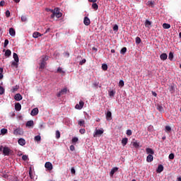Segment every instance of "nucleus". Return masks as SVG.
Segmentation results:
<instances>
[{"label":"nucleus","mask_w":181,"mask_h":181,"mask_svg":"<svg viewBox=\"0 0 181 181\" xmlns=\"http://www.w3.org/2000/svg\"><path fill=\"white\" fill-rule=\"evenodd\" d=\"M57 73H60V74H64V71L62 69V67H58L57 70Z\"/></svg>","instance_id":"30"},{"label":"nucleus","mask_w":181,"mask_h":181,"mask_svg":"<svg viewBox=\"0 0 181 181\" xmlns=\"http://www.w3.org/2000/svg\"><path fill=\"white\" fill-rule=\"evenodd\" d=\"M16 91H18V87L17 86H14L11 89V93H15Z\"/></svg>","instance_id":"48"},{"label":"nucleus","mask_w":181,"mask_h":181,"mask_svg":"<svg viewBox=\"0 0 181 181\" xmlns=\"http://www.w3.org/2000/svg\"><path fill=\"white\" fill-rule=\"evenodd\" d=\"M86 124V121L84 120H79L78 122V124L80 125V127H83Z\"/></svg>","instance_id":"32"},{"label":"nucleus","mask_w":181,"mask_h":181,"mask_svg":"<svg viewBox=\"0 0 181 181\" xmlns=\"http://www.w3.org/2000/svg\"><path fill=\"white\" fill-rule=\"evenodd\" d=\"M22 98V95H21V93H17L14 96V100H16V101H21Z\"/></svg>","instance_id":"11"},{"label":"nucleus","mask_w":181,"mask_h":181,"mask_svg":"<svg viewBox=\"0 0 181 181\" xmlns=\"http://www.w3.org/2000/svg\"><path fill=\"white\" fill-rule=\"evenodd\" d=\"M157 110H158L160 112H163V111H164L163 107H162L160 105H157Z\"/></svg>","instance_id":"29"},{"label":"nucleus","mask_w":181,"mask_h":181,"mask_svg":"<svg viewBox=\"0 0 181 181\" xmlns=\"http://www.w3.org/2000/svg\"><path fill=\"white\" fill-rule=\"evenodd\" d=\"M1 133L3 135H5V134H7V133H8V129H1Z\"/></svg>","instance_id":"37"},{"label":"nucleus","mask_w":181,"mask_h":181,"mask_svg":"<svg viewBox=\"0 0 181 181\" xmlns=\"http://www.w3.org/2000/svg\"><path fill=\"white\" fill-rule=\"evenodd\" d=\"M9 34L11 36H15V35H16V32L15 31V29H13V28H11L9 29Z\"/></svg>","instance_id":"18"},{"label":"nucleus","mask_w":181,"mask_h":181,"mask_svg":"<svg viewBox=\"0 0 181 181\" xmlns=\"http://www.w3.org/2000/svg\"><path fill=\"white\" fill-rule=\"evenodd\" d=\"M13 57L14 59V61L16 62V63H19V57L18 56V54L14 52L13 54Z\"/></svg>","instance_id":"20"},{"label":"nucleus","mask_w":181,"mask_h":181,"mask_svg":"<svg viewBox=\"0 0 181 181\" xmlns=\"http://www.w3.org/2000/svg\"><path fill=\"white\" fill-rule=\"evenodd\" d=\"M133 146H134V148H139V143L136 141L133 142Z\"/></svg>","instance_id":"40"},{"label":"nucleus","mask_w":181,"mask_h":181,"mask_svg":"<svg viewBox=\"0 0 181 181\" xmlns=\"http://www.w3.org/2000/svg\"><path fill=\"white\" fill-rule=\"evenodd\" d=\"M22 159H23V160H28V156L23 155L22 156Z\"/></svg>","instance_id":"54"},{"label":"nucleus","mask_w":181,"mask_h":181,"mask_svg":"<svg viewBox=\"0 0 181 181\" xmlns=\"http://www.w3.org/2000/svg\"><path fill=\"white\" fill-rule=\"evenodd\" d=\"M41 137L40 136L37 135L35 136V141H37V142H39V141H40Z\"/></svg>","instance_id":"46"},{"label":"nucleus","mask_w":181,"mask_h":181,"mask_svg":"<svg viewBox=\"0 0 181 181\" xmlns=\"http://www.w3.org/2000/svg\"><path fill=\"white\" fill-rule=\"evenodd\" d=\"M45 166L47 170H52L53 169V165L50 162L45 163Z\"/></svg>","instance_id":"8"},{"label":"nucleus","mask_w":181,"mask_h":181,"mask_svg":"<svg viewBox=\"0 0 181 181\" xmlns=\"http://www.w3.org/2000/svg\"><path fill=\"white\" fill-rule=\"evenodd\" d=\"M161 172H163V165H158L157 168V173H161Z\"/></svg>","instance_id":"17"},{"label":"nucleus","mask_w":181,"mask_h":181,"mask_svg":"<svg viewBox=\"0 0 181 181\" xmlns=\"http://www.w3.org/2000/svg\"><path fill=\"white\" fill-rule=\"evenodd\" d=\"M76 149V148L74 147V145H71L70 146V151H71L72 152L74 151Z\"/></svg>","instance_id":"56"},{"label":"nucleus","mask_w":181,"mask_h":181,"mask_svg":"<svg viewBox=\"0 0 181 181\" xmlns=\"http://www.w3.org/2000/svg\"><path fill=\"white\" fill-rule=\"evenodd\" d=\"M113 30L118 32V25H115L113 27Z\"/></svg>","instance_id":"51"},{"label":"nucleus","mask_w":181,"mask_h":181,"mask_svg":"<svg viewBox=\"0 0 181 181\" xmlns=\"http://www.w3.org/2000/svg\"><path fill=\"white\" fill-rule=\"evenodd\" d=\"M115 172H118V168L117 167H115L111 170V171L110 173V176H114V173H115Z\"/></svg>","instance_id":"15"},{"label":"nucleus","mask_w":181,"mask_h":181,"mask_svg":"<svg viewBox=\"0 0 181 181\" xmlns=\"http://www.w3.org/2000/svg\"><path fill=\"white\" fill-rule=\"evenodd\" d=\"M71 141H72V144H76V142L78 141V138L74 137Z\"/></svg>","instance_id":"44"},{"label":"nucleus","mask_w":181,"mask_h":181,"mask_svg":"<svg viewBox=\"0 0 181 181\" xmlns=\"http://www.w3.org/2000/svg\"><path fill=\"white\" fill-rule=\"evenodd\" d=\"M146 152L147 155H155V151H153V149H152L151 148H146Z\"/></svg>","instance_id":"9"},{"label":"nucleus","mask_w":181,"mask_h":181,"mask_svg":"<svg viewBox=\"0 0 181 181\" xmlns=\"http://www.w3.org/2000/svg\"><path fill=\"white\" fill-rule=\"evenodd\" d=\"M128 144V138H124L122 140V145L125 146Z\"/></svg>","instance_id":"23"},{"label":"nucleus","mask_w":181,"mask_h":181,"mask_svg":"<svg viewBox=\"0 0 181 181\" xmlns=\"http://www.w3.org/2000/svg\"><path fill=\"white\" fill-rule=\"evenodd\" d=\"M109 95H110V97H114V95H115V91H114V90L110 91Z\"/></svg>","instance_id":"41"},{"label":"nucleus","mask_w":181,"mask_h":181,"mask_svg":"<svg viewBox=\"0 0 181 181\" xmlns=\"http://www.w3.org/2000/svg\"><path fill=\"white\" fill-rule=\"evenodd\" d=\"M153 160V154H148V156L146 157V162L148 163L152 162Z\"/></svg>","instance_id":"12"},{"label":"nucleus","mask_w":181,"mask_h":181,"mask_svg":"<svg viewBox=\"0 0 181 181\" xmlns=\"http://www.w3.org/2000/svg\"><path fill=\"white\" fill-rule=\"evenodd\" d=\"M8 45H9V40H5L4 47H6V46H8Z\"/></svg>","instance_id":"45"},{"label":"nucleus","mask_w":181,"mask_h":181,"mask_svg":"<svg viewBox=\"0 0 181 181\" xmlns=\"http://www.w3.org/2000/svg\"><path fill=\"white\" fill-rule=\"evenodd\" d=\"M84 63H86V59H83L82 61H81V62H79V64H80L81 66H83V64H84Z\"/></svg>","instance_id":"57"},{"label":"nucleus","mask_w":181,"mask_h":181,"mask_svg":"<svg viewBox=\"0 0 181 181\" xmlns=\"http://www.w3.org/2000/svg\"><path fill=\"white\" fill-rule=\"evenodd\" d=\"M18 143L21 145V146H25V145H26V141L23 138L19 139Z\"/></svg>","instance_id":"10"},{"label":"nucleus","mask_w":181,"mask_h":181,"mask_svg":"<svg viewBox=\"0 0 181 181\" xmlns=\"http://www.w3.org/2000/svg\"><path fill=\"white\" fill-rule=\"evenodd\" d=\"M163 29H170V24L163 23Z\"/></svg>","instance_id":"28"},{"label":"nucleus","mask_w":181,"mask_h":181,"mask_svg":"<svg viewBox=\"0 0 181 181\" xmlns=\"http://www.w3.org/2000/svg\"><path fill=\"white\" fill-rule=\"evenodd\" d=\"M21 109H22V105H21V103H16L15 110L16 111H21Z\"/></svg>","instance_id":"14"},{"label":"nucleus","mask_w":181,"mask_h":181,"mask_svg":"<svg viewBox=\"0 0 181 181\" xmlns=\"http://www.w3.org/2000/svg\"><path fill=\"white\" fill-rule=\"evenodd\" d=\"M160 59L163 61L166 60V59H168V54L166 53L161 54L160 56Z\"/></svg>","instance_id":"19"},{"label":"nucleus","mask_w":181,"mask_h":181,"mask_svg":"<svg viewBox=\"0 0 181 181\" xmlns=\"http://www.w3.org/2000/svg\"><path fill=\"white\" fill-rule=\"evenodd\" d=\"M5 93V89L4 88V87L0 86V95H2V94H4Z\"/></svg>","instance_id":"38"},{"label":"nucleus","mask_w":181,"mask_h":181,"mask_svg":"<svg viewBox=\"0 0 181 181\" xmlns=\"http://www.w3.org/2000/svg\"><path fill=\"white\" fill-rule=\"evenodd\" d=\"M56 138L59 139L60 138V132L59 130L56 131Z\"/></svg>","instance_id":"42"},{"label":"nucleus","mask_w":181,"mask_h":181,"mask_svg":"<svg viewBox=\"0 0 181 181\" xmlns=\"http://www.w3.org/2000/svg\"><path fill=\"white\" fill-rule=\"evenodd\" d=\"M64 54L65 57H70V54L69 52H65Z\"/></svg>","instance_id":"59"},{"label":"nucleus","mask_w":181,"mask_h":181,"mask_svg":"<svg viewBox=\"0 0 181 181\" xmlns=\"http://www.w3.org/2000/svg\"><path fill=\"white\" fill-rule=\"evenodd\" d=\"M97 0H88L89 2H92L93 4H95Z\"/></svg>","instance_id":"63"},{"label":"nucleus","mask_w":181,"mask_h":181,"mask_svg":"<svg viewBox=\"0 0 181 181\" xmlns=\"http://www.w3.org/2000/svg\"><path fill=\"white\" fill-rule=\"evenodd\" d=\"M177 181H181V177H178L177 178Z\"/></svg>","instance_id":"64"},{"label":"nucleus","mask_w":181,"mask_h":181,"mask_svg":"<svg viewBox=\"0 0 181 181\" xmlns=\"http://www.w3.org/2000/svg\"><path fill=\"white\" fill-rule=\"evenodd\" d=\"M64 94H67V88H64V89L61 90L59 93L57 94V97L60 98V97Z\"/></svg>","instance_id":"4"},{"label":"nucleus","mask_w":181,"mask_h":181,"mask_svg":"<svg viewBox=\"0 0 181 181\" xmlns=\"http://www.w3.org/2000/svg\"><path fill=\"white\" fill-rule=\"evenodd\" d=\"M172 131V127H170V126H165V132H170Z\"/></svg>","instance_id":"33"},{"label":"nucleus","mask_w":181,"mask_h":181,"mask_svg":"<svg viewBox=\"0 0 181 181\" xmlns=\"http://www.w3.org/2000/svg\"><path fill=\"white\" fill-rule=\"evenodd\" d=\"M111 117H112V113H111L110 111H107L106 114V119L107 121H111Z\"/></svg>","instance_id":"16"},{"label":"nucleus","mask_w":181,"mask_h":181,"mask_svg":"<svg viewBox=\"0 0 181 181\" xmlns=\"http://www.w3.org/2000/svg\"><path fill=\"white\" fill-rule=\"evenodd\" d=\"M12 54V52L11 51V49H7L5 52V56L6 57H9V56H11Z\"/></svg>","instance_id":"24"},{"label":"nucleus","mask_w":181,"mask_h":181,"mask_svg":"<svg viewBox=\"0 0 181 181\" xmlns=\"http://www.w3.org/2000/svg\"><path fill=\"white\" fill-rule=\"evenodd\" d=\"M148 5H153V1H148L147 2Z\"/></svg>","instance_id":"61"},{"label":"nucleus","mask_w":181,"mask_h":181,"mask_svg":"<svg viewBox=\"0 0 181 181\" xmlns=\"http://www.w3.org/2000/svg\"><path fill=\"white\" fill-rule=\"evenodd\" d=\"M151 25H152V23L151 21H149V20H146V21H145L146 28H149V26H151Z\"/></svg>","instance_id":"25"},{"label":"nucleus","mask_w":181,"mask_h":181,"mask_svg":"<svg viewBox=\"0 0 181 181\" xmlns=\"http://www.w3.org/2000/svg\"><path fill=\"white\" fill-rule=\"evenodd\" d=\"M40 36H42V34H40V33H39V32H35L33 34V37H34L35 39H37V37H39Z\"/></svg>","instance_id":"22"},{"label":"nucleus","mask_w":181,"mask_h":181,"mask_svg":"<svg viewBox=\"0 0 181 181\" xmlns=\"http://www.w3.org/2000/svg\"><path fill=\"white\" fill-rule=\"evenodd\" d=\"M127 135H128L129 136H131V135H132V131H131V129H128L127 131Z\"/></svg>","instance_id":"49"},{"label":"nucleus","mask_w":181,"mask_h":181,"mask_svg":"<svg viewBox=\"0 0 181 181\" xmlns=\"http://www.w3.org/2000/svg\"><path fill=\"white\" fill-rule=\"evenodd\" d=\"M38 114H39V109L37 107H35L34 109H33V110L30 112V115H32V117H35Z\"/></svg>","instance_id":"7"},{"label":"nucleus","mask_w":181,"mask_h":181,"mask_svg":"<svg viewBox=\"0 0 181 181\" xmlns=\"http://www.w3.org/2000/svg\"><path fill=\"white\" fill-rule=\"evenodd\" d=\"M84 107V102L83 100H81L79 102V104H76L75 106V108L76 110H81Z\"/></svg>","instance_id":"6"},{"label":"nucleus","mask_w":181,"mask_h":181,"mask_svg":"<svg viewBox=\"0 0 181 181\" xmlns=\"http://www.w3.org/2000/svg\"><path fill=\"white\" fill-rule=\"evenodd\" d=\"M12 152V150L8 147H4L3 148V154L4 156H9L10 153Z\"/></svg>","instance_id":"3"},{"label":"nucleus","mask_w":181,"mask_h":181,"mask_svg":"<svg viewBox=\"0 0 181 181\" xmlns=\"http://www.w3.org/2000/svg\"><path fill=\"white\" fill-rule=\"evenodd\" d=\"M6 18H9V16H11V11H9V10L6 11Z\"/></svg>","instance_id":"50"},{"label":"nucleus","mask_w":181,"mask_h":181,"mask_svg":"<svg viewBox=\"0 0 181 181\" xmlns=\"http://www.w3.org/2000/svg\"><path fill=\"white\" fill-rule=\"evenodd\" d=\"M83 23L86 26H88L90 23V18H88V17H85L83 19Z\"/></svg>","instance_id":"13"},{"label":"nucleus","mask_w":181,"mask_h":181,"mask_svg":"<svg viewBox=\"0 0 181 181\" xmlns=\"http://www.w3.org/2000/svg\"><path fill=\"white\" fill-rule=\"evenodd\" d=\"M22 134H23V132L19 129H17L14 131V135H22Z\"/></svg>","instance_id":"21"},{"label":"nucleus","mask_w":181,"mask_h":181,"mask_svg":"<svg viewBox=\"0 0 181 181\" xmlns=\"http://www.w3.org/2000/svg\"><path fill=\"white\" fill-rule=\"evenodd\" d=\"M92 8L93 9H95V11H97V9H98V4H97L96 3H93L92 4Z\"/></svg>","instance_id":"31"},{"label":"nucleus","mask_w":181,"mask_h":181,"mask_svg":"<svg viewBox=\"0 0 181 181\" xmlns=\"http://www.w3.org/2000/svg\"><path fill=\"white\" fill-rule=\"evenodd\" d=\"M104 134V130L103 129H95V132L93 134V136H98L100 135H103Z\"/></svg>","instance_id":"5"},{"label":"nucleus","mask_w":181,"mask_h":181,"mask_svg":"<svg viewBox=\"0 0 181 181\" xmlns=\"http://www.w3.org/2000/svg\"><path fill=\"white\" fill-rule=\"evenodd\" d=\"M21 21L22 22H26V21H28V18L26 17V16H22Z\"/></svg>","instance_id":"43"},{"label":"nucleus","mask_w":181,"mask_h":181,"mask_svg":"<svg viewBox=\"0 0 181 181\" xmlns=\"http://www.w3.org/2000/svg\"><path fill=\"white\" fill-rule=\"evenodd\" d=\"M11 67H16V69H18V62H13L12 63H11Z\"/></svg>","instance_id":"35"},{"label":"nucleus","mask_w":181,"mask_h":181,"mask_svg":"<svg viewBox=\"0 0 181 181\" xmlns=\"http://www.w3.org/2000/svg\"><path fill=\"white\" fill-rule=\"evenodd\" d=\"M169 60L172 61L173 60V52H170L168 55Z\"/></svg>","instance_id":"34"},{"label":"nucleus","mask_w":181,"mask_h":181,"mask_svg":"<svg viewBox=\"0 0 181 181\" xmlns=\"http://www.w3.org/2000/svg\"><path fill=\"white\" fill-rule=\"evenodd\" d=\"M29 176H30V179H33V174L32 173V170H30V171H29Z\"/></svg>","instance_id":"53"},{"label":"nucleus","mask_w":181,"mask_h":181,"mask_svg":"<svg viewBox=\"0 0 181 181\" xmlns=\"http://www.w3.org/2000/svg\"><path fill=\"white\" fill-rule=\"evenodd\" d=\"M80 134H86V129H81L79 130Z\"/></svg>","instance_id":"55"},{"label":"nucleus","mask_w":181,"mask_h":181,"mask_svg":"<svg viewBox=\"0 0 181 181\" xmlns=\"http://www.w3.org/2000/svg\"><path fill=\"white\" fill-rule=\"evenodd\" d=\"M25 125L26 127H33V120L28 121Z\"/></svg>","instance_id":"26"},{"label":"nucleus","mask_w":181,"mask_h":181,"mask_svg":"<svg viewBox=\"0 0 181 181\" xmlns=\"http://www.w3.org/2000/svg\"><path fill=\"white\" fill-rule=\"evenodd\" d=\"M49 60V56H42L41 57V63H40V69H45L46 67V62Z\"/></svg>","instance_id":"2"},{"label":"nucleus","mask_w":181,"mask_h":181,"mask_svg":"<svg viewBox=\"0 0 181 181\" xmlns=\"http://www.w3.org/2000/svg\"><path fill=\"white\" fill-rule=\"evenodd\" d=\"M120 53L122 54H125V53H127V47H123L122 49H121V51H120Z\"/></svg>","instance_id":"36"},{"label":"nucleus","mask_w":181,"mask_h":181,"mask_svg":"<svg viewBox=\"0 0 181 181\" xmlns=\"http://www.w3.org/2000/svg\"><path fill=\"white\" fill-rule=\"evenodd\" d=\"M124 81L123 80H120L119 81V86H120V87H124Z\"/></svg>","instance_id":"47"},{"label":"nucleus","mask_w":181,"mask_h":181,"mask_svg":"<svg viewBox=\"0 0 181 181\" xmlns=\"http://www.w3.org/2000/svg\"><path fill=\"white\" fill-rule=\"evenodd\" d=\"M141 37H136V45H139V43H141Z\"/></svg>","instance_id":"39"},{"label":"nucleus","mask_w":181,"mask_h":181,"mask_svg":"<svg viewBox=\"0 0 181 181\" xmlns=\"http://www.w3.org/2000/svg\"><path fill=\"white\" fill-rule=\"evenodd\" d=\"M45 11L47 12L52 13V14H51V16H50L51 19H54L55 16L57 18V19H59V18H62L63 16V13L60 12L59 8H55L54 9L45 8Z\"/></svg>","instance_id":"1"},{"label":"nucleus","mask_w":181,"mask_h":181,"mask_svg":"<svg viewBox=\"0 0 181 181\" xmlns=\"http://www.w3.org/2000/svg\"><path fill=\"white\" fill-rule=\"evenodd\" d=\"M169 159H175V154L170 153L168 156Z\"/></svg>","instance_id":"52"},{"label":"nucleus","mask_w":181,"mask_h":181,"mask_svg":"<svg viewBox=\"0 0 181 181\" xmlns=\"http://www.w3.org/2000/svg\"><path fill=\"white\" fill-rule=\"evenodd\" d=\"M151 93L154 97H156L158 95V94H156V92L152 91Z\"/></svg>","instance_id":"62"},{"label":"nucleus","mask_w":181,"mask_h":181,"mask_svg":"<svg viewBox=\"0 0 181 181\" xmlns=\"http://www.w3.org/2000/svg\"><path fill=\"white\" fill-rule=\"evenodd\" d=\"M71 173H72L73 175H76V170L74 169V168H72L71 169Z\"/></svg>","instance_id":"58"},{"label":"nucleus","mask_w":181,"mask_h":181,"mask_svg":"<svg viewBox=\"0 0 181 181\" xmlns=\"http://www.w3.org/2000/svg\"><path fill=\"white\" fill-rule=\"evenodd\" d=\"M5 5V1H1L0 2V6H4Z\"/></svg>","instance_id":"60"},{"label":"nucleus","mask_w":181,"mask_h":181,"mask_svg":"<svg viewBox=\"0 0 181 181\" xmlns=\"http://www.w3.org/2000/svg\"><path fill=\"white\" fill-rule=\"evenodd\" d=\"M102 69L104 71H107V70H108V65H107V64H103Z\"/></svg>","instance_id":"27"}]
</instances>
